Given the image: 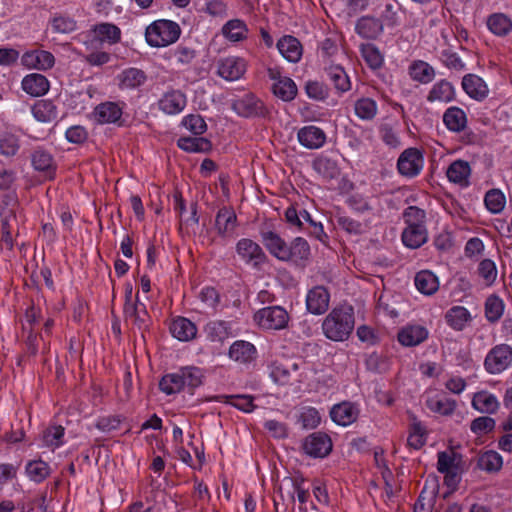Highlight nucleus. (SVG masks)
I'll return each mask as SVG.
<instances>
[{
  "label": "nucleus",
  "mask_w": 512,
  "mask_h": 512,
  "mask_svg": "<svg viewBox=\"0 0 512 512\" xmlns=\"http://www.w3.org/2000/svg\"><path fill=\"white\" fill-rule=\"evenodd\" d=\"M181 29L176 22L157 20L146 28L145 37L152 47H165L176 42Z\"/></svg>",
  "instance_id": "obj_3"
},
{
  "label": "nucleus",
  "mask_w": 512,
  "mask_h": 512,
  "mask_svg": "<svg viewBox=\"0 0 512 512\" xmlns=\"http://www.w3.org/2000/svg\"><path fill=\"white\" fill-rule=\"evenodd\" d=\"M223 34L231 41H240L246 37L247 27L241 20L228 21L222 28Z\"/></svg>",
  "instance_id": "obj_47"
},
{
  "label": "nucleus",
  "mask_w": 512,
  "mask_h": 512,
  "mask_svg": "<svg viewBox=\"0 0 512 512\" xmlns=\"http://www.w3.org/2000/svg\"><path fill=\"white\" fill-rule=\"evenodd\" d=\"M238 255L246 262H253L255 265L265 259V253L262 248L251 239H241L236 245Z\"/></svg>",
  "instance_id": "obj_16"
},
{
  "label": "nucleus",
  "mask_w": 512,
  "mask_h": 512,
  "mask_svg": "<svg viewBox=\"0 0 512 512\" xmlns=\"http://www.w3.org/2000/svg\"><path fill=\"white\" fill-rule=\"evenodd\" d=\"M313 167L325 178H334L338 175L336 163L326 157L317 158L313 163Z\"/></svg>",
  "instance_id": "obj_57"
},
{
  "label": "nucleus",
  "mask_w": 512,
  "mask_h": 512,
  "mask_svg": "<svg viewBox=\"0 0 512 512\" xmlns=\"http://www.w3.org/2000/svg\"><path fill=\"white\" fill-rule=\"evenodd\" d=\"M310 255L311 251L308 242L302 237H297L288 245L284 261H293L297 264L304 263L309 259Z\"/></svg>",
  "instance_id": "obj_22"
},
{
  "label": "nucleus",
  "mask_w": 512,
  "mask_h": 512,
  "mask_svg": "<svg viewBox=\"0 0 512 512\" xmlns=\"http://www.w3.org/2000/svg\"><path fill=\"white\" fill-rule=\"evenodd\" d=\"M445 318L454 330L461 331L471 320V315L465 307L454 306L447 311Z\"/></svg>",
  "instance_id": "obj_40"
},
{
  "label": "nucleus",
  "mask_w": 512,
  "mask_h": 512,
  "mask_svg": "<svg viewBox=\"0 0 512 512\" xmlns=\"http://www.w3.org/2000/svg\"><path fill=\"white\" fill-rule=\"evenodd\" d=\"M280 54L289 62L296 63L302 56V46L293 36H284L277 43Z\"/></svg>",
  "instance_id": "obj_23"
},
{
  "label": "nucleus",
  "mask_w": 512,
  "mask_h": 512,
  "mask_svg": "<svg viewBox=\"0 0 512 512\" xmlns=\"http://www.w3.org/2000/svg\"><path fill=\"white\" fill-rule=\"evenodd\" d=\"M472 406L480 413L493 414L499 408L497 398L487 392H478L472 399Z\"/></svg>",
  "instance_id": "obj_37"
},
{
  "label": "nucleus",
  "mask_w": 512,
  "mask_h": 512,
  "mask_svg": "<svg viewBox=\"0 0 512 512\" xmlns=\"http://www.w3.org/2000/svg\"><path fill=\"white\" fill-rule=\"evenodd\" d=\"M261 241L271 255L277 259L284 261L288 244L280 235L267 227L260 230Z\"/></svg>",
  "instance_id": "obj_9"
},
{
  "label": "nucleus",
  "mask_w": 512,
  "mask_h": 512,
  "mask_svg": "<svg viewBox=\"0 0 512 512\" xmlns=\"http://www.w3.org/2000/svg\"><path fill=\"white\" fill-rule=\"evenodd\" d=\"M273 94L279 99L289 102L297 95V86L289 77H279V80L272 86Z\"/></svg>",
  "instance_id": "obj_36"
},
{
  "label": "nucleus",
  "mask_w": 512,
  "mask_h": 512,
  "mask_svg": "<svg viewBox=\"0 0 512 512\" xmlns=\"http://www.w3.org/2000/svg\"><path fill=\"white\" fill-rule=\"evenodd\" d=\"M222 398L225 403H228L246 413L252 412L255 407L253 404V397L250 395H225L222 396Z\"/></svg>",
  "instance_id": "obj_54"
},
{
  "label": "nucleus",
  "mask_w": 512,
  "mask_h": 512,
  "mask_svg": "<svg viewBox=\"0 0 512 512\" xmlns=\"http://www.w3.org/2000/svg\"><path fill=\"white\" fill-rule=\"evenodd\" d=\"M327 79L334 85V88L340 92H346L350 89L351 84L348 75L339 65H330L325 68Z\"/></svg>",
  "instance_id": "obj_34"
},
{
  "label": "nucleus",
  "mask_w": 512,
  "mask_h": 512,
  "mask_svg": "<svg viewBox=\"0 0 512 512\" xmlns=\"http://www.w3.org/2000/svg\"><path fill=\"white\" fill-rule=\"evenodd\" d=\"M319 412L313 407L304 408L298 418L304 429L316 428L320 423Z\"/></svg>",
  "instance_id": "obj_60"
},
{
  "label": "nucleus",
  "mask_w": 512,
  "mask_h": 512,
  "mask_svg": "<svg viewBox=\"0 0 512 512\" xmlns=\"http://www.w3.org/2000/svg\"><path fill=\"white\" fill-rule=\"evenodd\" d=\"M32 114L37 121L48 123L57 118V108L52 101L39 100L33 105Z\"/></svg>",
  "instance_id": "obj_38"
},
{
  "label": "nucleus",
  "mask_w": 512,
  "mask_h": 512,
  "mask_svg": "<svg viewBox=\"0 0 512 512\" xmlns=\"http://www.w3.org/2000/svg\"><path fill=\"white\" fill-rule=\"evenodd\" d=\"M237 217L233 210L223 207L221 208L215 219V229L222 237L231 236L236 228Z\"/></svg>",
  "instance_id": "obj_20"
},
{
  "label": "nucleus",
  "mask_w": 512,
  "mask_h": 512,
  "mask_svg": "<svg viewBox=\"0 0 512 512\" xmlns=\"http://www.w3.org/2000/svg\"><path fill=\"white\" fill-rule=\"evenodd\" d=\"M302 449L311 457L323 458L331 452L332 442L327 434L315 432L305 438Z\"/></svg>",
  "instance_id": "obj_6"
},
{
  "label": "nucleus",
  "mask_w": 512,
  "mask_h": 512,
  "mask_svg": "<svg viewBox=\"0 0 512 512\" xmlns=\"http://www.w3.org/2000/svg\"><path fill=\"white\" fill-rule=\"evenodd\" d=\"M470 173L471 168L467 161L456 160L449 165L446 175L451 182L467 186Z\"/></svg>",
  "instance_id": "obj_30"
},
{
  "label": "nucleus",
  "mask_w": 512,
  "mask_h": 512,
  "mask_svg": "<svg viewBox=\"0 0 512 512\" xmlns=\"http://www.w3.org/2000/svg\"><path fill=\"white\" fill-rule=\"evenodd\" d=\"M462 87L471 98L476 100H482L488 95L486 83L474 74H467L463 77Z\"/></svg>",
  "instance_id": "obj_24"
},
{
  "label": "nucleus",
  "mask_w": 512,
  "mask_h": 512,
  "mask_svg": "<svg viewBox=\"0 0 512 512\" xmlns=\"http://www.w3.org/2000/svg\"><path fill=\"white\" fill-rule=\"evenodd\" d=\"M186 106V97L179 90L166 92L159 100V108L166 114L180 113Z\"/></svg>",
  "instance_id": "obj_17"
},
{
  "label": "nucleus",
  "mask_w": 512,
  "mask_h": 512,
  "mask_svg": "<svg viewBox=\"0 0 512 512\" xmlns=\"http://www.w3.org/2000/svg\"><path fill=\"white\" fill-rule=\"evenodd\" d=\"M503 311L504 304L499 297L492 295L487 298L485 303V315L488 321H498L501 318Z\"/></svg>",
  "instance_id": "obj_50"
},
{
  "label": "nucleus",
  "mask_w": 512,
  "mask_h": 512,
  "mask_svg": "<svg viewBox=\"0 0 512 512\" xmlns=\"http://www.w3.org/2000/svg\"><path fill=\"white\" fill-rule=\"evenodd\" d=\"M184 387H189L190 389H194L202 384L203 374L201 370L197 367H183L179 370Z\"/></svg>",
  "instance_id": "obj_52"
},
{
  "label": "nucleus",
  "mask_w": 512,
  "mask_h": 512,
  "mask_svg": "<svg viewBox=\"0 0 512 512\" xmlns=\"http://www.w3.org/2000/svg\"><path fill=\"white\" fill-rule=\"evenodd\" d=\"M496 422L493 418L488 416H481L475 418L470 425L473 433L481 435L491 432L495 428Z\"/></svg>",
  "instance_id": "obj_64"
},
{
  "label": "nucleus",
  "mask_w": 512,
  "mask_h": 512,
  "mask_svg": "<svg viewBox=\"0 0 512 512\" xmlns=\"http://www.w3.org/2000/svg\"><path fill=\"white\" fill-rule=\"evenodd\" d=\"M269 368L273 381L281 385L290 383L298 372V365L290 361H274Z\"/></svg>",
  "instance_id": "obj_11"
},
{
  "label": "nucleus",
  "mask_w": 512,
  "mask_h": 512,
  "mask_svg": "<svg viewBox=\"0 0 512 512\" xmlns=\"http://www.w3.org/2000/svg\"><path fill=\"white\" fill-rule=\"evenodd\" d=\"M361 54L366 63L372 68L377 69L383 64V57L380 51L373 44H362Z\"/></svg>",
  "instance_id": "obj_55"
},
{
  "label": "nucleus",
  "mask_w": 512,
  "mask_h": 512,
  "mask_svg": "<svg viewBox=\"0 0 512 512\" xmlns=\"http://www.w3.org/2000/svg\"><path fill=\"white\" fill-rule=\"evenodd\" d=\"M170 331L173 337L180 341H190L194 339L197 334L196 325L184 317H178L173 320L170 325Z\"/></svg>",
  "instance_id": "obj_25"
},
{
  "label": "nucleus",
  "mask_w": 512,
  "mask_h": 512,
  "mask_svg": "<svg viewBox=\"0 0 512 512\" xmlns=\"http://www.w3.org/2000/svg\"><path fill=\"white\" fill-rule=\"evenodd\" d=\"M443 122L450 131L460 132L466 127L467 117L461 108L453 106L445 111Z\"/></svg>",
  "instance_id": "obj_33"
},
{
  "label": "nucleus",
  "mask_w": 512,
  "mask_h": 512,
  "mask_svg": "<svg viewBox=\"0 0 512 512\" xmlns=\"http://www.w3.org/2000/svg\"><path fill=\"white\" fill-rule=\"evenodd\" d=\"M300 144L308 149H318L326 141V135L319 127L309 125L301 128L297 134Z\"/></svg>",
  "instance_id": "obj_14"
},
{
  "label": "nucleus",
  "mask_w": 512,
  "mask_h": 512,
  "mask_svg": "<svg viewBox=\"0 0 512 512\" xmlns=\"http://www.w3.org/2000/svg\"><path fill=\"white\" fill-rule=\"evenodd\" d=\"M121 32L120 29L110 23H101L96 25L92 32L88 35L91 38L92 44L96 43H116L120 40Z\"/></svg>",
  "instance_id": "obj_19"
},
{
  "label": "nucleus",
  "mask_w": 512,
  "mask_h": 512,
  "mask_svg": "<svg viewBox=\"0 0 512 512\" xmlns=\"http://www.w3.org/2000/svg\"><path fill=\"white\" fill-rule=\"evenodd\" d=\"M425 430L420 422H414L407 439V444L413 449H420L425 444Z\"/></svg>",
  "instance_id": "obj_62"
},
{
  "label": "nucleus",
  "mask_w": 512,
  "mask_h": 512,
  "mask_svg": "<svg viewBox=\"0 0 512 512\" xmlns=\"http://www.w3.org/2000/svg\"><path fill=\"white\" fill-rule=\"evenodd\" d=\"M423 162L421 152L416 148H409L400 155L397 166L402 175L414 177L420 173Z\"/></svg>",
  "instance_id": "obj_7"
},
{
  "label": "nucleus",
  "mask_w": 512,
  "mask_h": 512,
  "mask_svg": "<svg viewBox=\"0 0 512 512\" xmlns=\"http://www.w3.org/2000/svg\"><path fill=\"white\" fill-rule=\"evenodd\" d=\"M358 409L351 402H342L332 407L330 411L331 419L341 426H347L356 421Z\"/></svg>",
  "instance_id": "obj_15"
},
{
  "label": "nucleus",
  "mask_w": 512,
  "mask_h": 512,
  "mask_svg": "<svg viewBox=\"0 0 512 512\" xmlns=\"http://www.w3.org/2000/svg\"><path fill=\"white\" fill-rule=\"evenodd\" d=\"M355 113L363 120H371L377 113L376 102L370 98H362L355 103Z\"/></svg>",
  "instance_id": "obj_51"
},
{
  "label": "nucleus",
  "mask_w": 512,
  "mask_h": 512,
  "mask_svg": "<svg viewBox=\"0 0 512 512\" xmlns=\"http://www.w3.org/2000/svg\"><path fill=\"white\" fill-rule=\"evenodd\" d=\"M19 150L18 138L12 134H5L0 138V153L6 157L14 156Z\"/></svg>",
  "instance_id": "obj_63"
},
{
  "label": "nucleus",
  "mask_w": 512,
  "mask_h": 512,
  "mask_svg": "<svg viewBox=\"0 0 512 512\" xmlns=\"http://www.w3.org/2000/svg\"><path fill=\"white\" fill-rule=\"evenodd\" d=\"M256 349L253 344L247 341H236L229 349V356L236 362L248 363L255 358Z\"/></svg>",
  "instance_id": "obj_32"
},
{
  "label": "nucleus",
  "mask_w": 512,
  "mask_h": 512,
  "mask_svg": "<svg viewBox=\"0 0 512 512\" xmlns=\"http://www.w3.org/2000/svg\"><path fill=\"white\" fill-rule=\"evenodd\" d=\"M330 303V293L324 286H315L310 289L306 296L307 310L314 315L324 314Z\"/></svg>",
  "instance_id": "obj_8"
},
{
  "label": "nucleus",
  "mask_w": 512,
  "mask_h": 512,
  "mask_svg": "<svg viewBox=\"0 0 512 512\" xmlns=\"http://www.w3.org/2000/svg\"><path fill=\"white\" fill-rule=\"evenodd\" d=\"M302 218L304 220V226H306L305 229L308 230L309 234L321 242H324L327 235L324 232L323 225L320 222L315 221L306 210H303Z\"/></svg>",
  "instance_id": "obj_58"
},
{
  "label": "nucleus",
  "mask_w": 512,
  "mask_h": 512,
  "mask_svg": "<svg viewBox=\"0 0 512 512\" xmlns=\"http://www.w3.org/2000/svg\"><path fill=\"white\" fill-rule=\"evenodd\" d=\"M487 27L497 36H505L512 30V21L503 13H495L488 17Z\"/></svg>",
  "instance_id": "obj_41"
},
{
  "label": "nucleus",
  "mask_w": 512,
  "mask_h": 512,
  "mask_svg": "<svg viewBox=\"0 0 512 512\" xmlns=\"http://www.w3.org/2000/svg\"><path fill=\"white\" fill-rule=\"evenodd\" d=\"M354 324V311L351 306L336 307L323 320L322 331L329 340L343 342L349 338Z\"/></svg>",
  "instance_id": "obj_1"
},
{
  "label": "nucleus",
  "mask_w": 512,
  "mask_h": 512,
  "mask_svg": "<svg viewBox=\"0 0 512 512\" xmlns=\"http://www.w3.org/2000/svg\"><path fill=\"white\" fill-rule=\"evenodd\" d=\"M357 33L366 39H376L383 32V24L374 17H362L356 24Z\"/></svg>",
  "instance_id": "obj_29"
},
{
  "label": "nucleus",
  "mask_w": 512,
  "mask_h": 512,
  "mask_svg": "<svg viewBox=\"0 0 512 512\" xmlns=\"http://www.w3.org/2000/svg\"><path fill=\"white\" fill-rule=\"evenodd\" d=\"M254 320L263 329L280 330L286 327L289 316L284 308L271 306L258 310Z\"/></svg>",
  "instance_id": "obj_4"
},
{
  "label": "nucleus",
  "mask_w": 512,
  "mask_h": 512,
  "mask_svg": "<svg viewBox=\"0 0 512 512\" xmlns=\"http://www.w3.org/2000/svg\"><path fill=\"white\" fill-rule=\"evenodd\" d=\"M124 315L126 321L132 322L139 329L147 326L149 315L144 304L140 303L136 297L135 303L124 305Z\"/></svg>",
  "instance_id": "obj_21"
},
{
  "label": "nucleus",
  "mask_w": 512,
  "mask_h": 512,
  "mask_svg": "<svg viewBox=\"0 0 512 512\" xmlns=\"http://www.w3.org/2000/svg\"><path fill=\"white\" fill-rule=\"evenodd\" d=\"M23 90L31 96H42L49 90V82L42 74H29L22 80Z\"/></svg>",
  "instance_id": "obj_26"
},
{
  "label": "nucleus",
  "mask_w": 512,
  "mask_h": 512,
  "mask_svg": "<svg viewBox=\"0 0 512 512\" xmlns=\"http://www.w3.org/2000/svg\"><path fill=\"white\" fill-rule=\"evenodd\" d=\"M416 288L425 295L434 294L439 288L437 277L430 271H420L415 276Z\"/></svg>",
  "instance_id": "obj_39"
},
{
  "label": "nucleus",
  "mask_w": 512,
  "mask_h": 512,
  "mask_svg": "<svg viewBox=\"0 0 512 512\" xmlns=\"http://www.w3.org/2000/svg\"><path fill=\"white\" fill-rule=\"evenodd\" d=\"M246 71V62L239 57H227L218 62V75L233 81L238 80Z\"/></svg>",
  "instance_id": "obj_10"
},
{
  "label": "nucleus",
  "mask_w": 512,
  "mask_h": 512,
  "mask_svg": "<svg viewBox=\"0 0 512 512\" xmlns=\"http://www.w3.org/2000/svg\"><path fill=\"white\" fill-rule=\"evenodd\" d=\"M233 108L243 117L264 116L266 114L263 102L253 95H246L235 101Z\"/></svg>",
  "instance_id": "obj_12"
},
{
  "label": "nucleus",
  "mask_w": 512,
  "mask_h": 512,
  "mask_svg": "<svg viewBox=\"0 0 512 512\" xmlns=\"http://www.w3.org/2000/svg\"><path fill=\"white\" fill-rule=\"evenodd\" d=\"M208 338L212 341H223L230 334V327L225 321H211L205 327Z\"/></svg>",
  "instance_id": "obj_49"
},
{
  "label": "nucleus",
  "mask_w": 512,
  "mask_h": 512,
  "mask_svg": "<svg viewBox=\"0 0 512 512\" xmlns=\"http://www.w3.org/2000/svg\"><path fill=\"white\" fill-rule=\"evenodd\" d=\"M505 196L497 189H492L486 193L485 205L492 213H500L505 206Z\"/></svg>",
  "instance_id": "obj_56"
},
{
  "label": "nucleus",
  "mask_w": 512,
  "mask_h": 512,
  "mask_svg": "<svg viewBox=\"0 0 512 512\" xmlns=\"http://www.w3.org/2000/svg\"><path fill=\"white\" fill-rule=\"evenodd\" d=\"M64 436V428L62 426H53L47 428L43 432V442L47 447L56 448L62 444V438Z\"/></svg>",
  "instance_id": "obj_59"
},
{
  "label": "nucleus",
  "mask_w": 512,
  "mask_h": 512,
  "mask_svg": "<svg viewBox=\"0 0 512 512\" xmlns=\"http://www.w3.org/2000/svg\"><path fill=\"white\" fill-rule=\"evenodd\" d=\"M455 93L452 84L446 80H441L433 85L427 100L431 103H448L454 99Z\"/></svg>",
  "instance_id": "obj_31"
},
{
  "label": "nucleus",
  "mask_w": 512,
  "mask_h": 512,
  "mask_svg": "<svg viewBox=\"0 0 512 512\" xmlns=\"http://www.w3.org/2000/svg\"><path fill=\"white\" fill-rule=\"evenodd\" d=\"M305 91L309 98L318 101L325 100L329 96L328 87L319 81H308Z\"/></svg>",
  "instance_id": "obj_61"
},
{
  "label": "nucleus",
  "mask_w": 512,
  "mask_h": 512,
  "mask_svg": "<svg viewBox=\"0 0 512 512\" xmlns=\"http://www.w3.org/2000/svg\"><path fill=\"white\" fill-rule=\"evenodd\" d=\"M402 241L409 248H419L427 241L425 226H407L402 233Z\"/></svg>",
  "instance_id": "obj_35"
},
{
  "label": "nucleus",
  "mask_w": 512,
  "mask_h": 512,
  "mask_svg": "<svg viewBox=\"0 0 512 512\" xmlns=\"http://www.w3.org/2000/svg\"><path fill=\"white\" fill-rule=\"evenodd\" d=\"M159 388L167 395H172L184 389L180 372L166 374L159 382Z\"/></svg>",
  "instance_id": "obj_45"
},
{
  "label": "nucleus",
  "mask_w": 512,
  "mask_h": 512,
  "mask_svg": "<svg viewBox=\"0 0 512 512\" xmlns=\"http://www.w3.org/2000/svg\"><path fill=\"white\" fill-rule=\"evenodd\" d=\"M411 77L421 83H429L435 76V71L432 66L423 61L415 62L410 67Z\"/></svg>",
  "instance_id": "obj_46"
},
{
  "label": "nucleus",
  "mask_w": 512,
  "mask_h": 512,
  "mask_svg": "<svg viewBox=\"0 0 512 512\" xmlns=\"http://www.w3.org/2000/svg\"><path fill=\"white\" fill-rule=\"evenodd\" d=\"M119 78L121 87L128 89L139 87L146 80L144 72L137 68H129L124 70L120 74Z\"/></svg>",
  "instance_id": "obj_44"
},
{
  "label": "nucleus",
  "mask_w": 512,
  "mask_h": 512,
  "mask_svg": "<svg viewBox=\"0 0 512 512\" xmlns=\"http://www.w3.org/2000/svg\"><path fill=\"white\" fill-rule=\"evenodd\" d=\"M122 108L114 102H105L96 106L95 119L101 124L116 123L120 120Z\"/></svg>",
  "instance_id": "obj_27"
},
{
  "label": "nucleus",
  "mask_w": 512,
  "mask_h": 512,
  "mask_svg": "<svg viewBox=\"0 0 512 512\" xmlns=\"http://www.w3.org/2000/svg\"><path fill=\"white\" fill-rule=\"evenodd\" d=\"M503 465L501 455L493 450H488L479 455L477 466L489 473L498 472Z\"/></svg>",
  "instance_id": "obj_42"
},
{
  "label": "nucleus",
  "mask_w": 512,
  "mask_h": 512,
  "mask_svg": "<svg viewBox=\"0 0 512 512\" xmlns=\"http://www.w3.org/2000/svg\"><path fill=\"white\" fill-rule=\"evenodd\" d=\"M26 472L31 480L41 482L50 474V469L44 461L35 460L27 464Z\"/></svg>",
  "instance_id": "obj_53"
},
{
  "label": "nucleus",
  "mask_w": 512,
  "mask_h": 512,
  "mask_svg": "<svg viewBox=\"0 0 512 512\" xmlns=\"http://www.w3.org/2000/svg\"><path fill=\"white\" fill-rule=\"evenodd\" d=\"M177 145L187 152H204L210 148V142L205 138L181 137Z\"/></svg>",
  "instance_id": "obj_48"
},
{
  "label": "nucleus",
  "mask_w": 512,
  "mask_h": 512,
  "mask_svg": "<svg viewBox=\"0 0 512 512\" xmlns=\"http://www.w3.org/2000/svg\"><path fill=\"white\" fill-rule=\"evenodd\" d=\"M427 407L441 415H451L456 409L457 402L446 396H435L427 399Z\"/></svg>",
  "instance_id": "obj_43"
},
{
  "label": "nucleus",
  "mask_w": 512,
  "mask_h": 512,
  "mask_svg": "<svg viewBox=\"0 0 512 512\" xmlns=\"http://www.w3.org/2000/svg\"><path fill=\"white\" fill-rule=\"evenodd\" d=\"M512 363V348L508 344L493 347L485 357L484 367L489 374H500Z\"/></svg>",
  "instance_id": "obj_5"
},
{
  "label": "nucleus",
  "mask_w": 512,
  "mask_h": 512,
  "mask_svg": "<svg viewBox=\"0 0 512 512\" xmlns=\"http://www.w3.org/2000/svg\"><path fill=\"white\" fill-rule=\"evenodd\" d=\"M428 337V331L421 325H409L401 329L398 333V341L407 347L416 346L425 341Z\"/></svg>",
  "instance_id": "obj_18"
},
{
  "label": "nucleus",
  "mask_w": 512,
  "mask_h": 512,
  "mask_svg": "<svg viewBox=\"0 0 512 512\" xmlns=\"http://www.w3.org/2000/svg\"><path fill=\"white\" fill-rule=\"evenodd\" d=\"M22 63L28 68L47 70L53 67L55 58L52 53L44 50L26 52L22 56Z\"/></svg>",
  "instance_id": "obj_13"
},
{
  "label": "nucleus",
  "mask_w": 512,
  "mask_h": 512,
  "mask_svg": "<svg viewBox=\"0 0 512 512\" xmlns=\"http://www.w3.org/2000/svg\"><path fill=\"white\" fill-rule=\"evenodd\" d=\"M31 163L35 170L44 172L49 179L53 178L55 164L50 153L42 149H36L31 154Z\"/></svg>",
  "instance_id": "obj_28"
},
{
  "label": "nucleus",
  "mask_w": 512,
  "mask_h": 512,
  "mask_svg": "<svg viewBox=\"0 0 512 512\" xmlns=\"http://www.w3.org/2000/svg\"><path fill=\"white\" fill-rule=\"evenodd\" d=\"M18 202L14 195L7 194L3 197L0 205V217L2 222V245L11 250L13 247V236L18 231L17 219Z\"/></svg>",
  "instance_id": "obj_2"
}]
</instances>
